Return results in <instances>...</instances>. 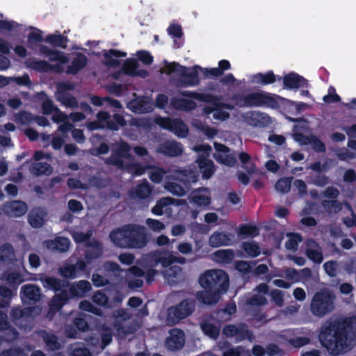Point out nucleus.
Segmentation results:
<instances>
[{"mask_svg":"<svg viewBox=\"0 0 356 356\" xmlns=\"http://www.w3.org/2000/svg\"><path fill=\"white\" fill-rule=\"evenodd\" d=\"M138 60L142 62L144 65H149L154 61V58L151 54L145 50H140L136 54Z\"/></svg>","mask_w":356,"mask_h":356,"instance_id":"69168bd1","label":"nucleus"},{"mask_svg":"<svg viewBox=\"0 0 356 356\" xmlns=\"http://www.w3.org/2000/svg\"><path fill=\"white\" fill-rule=\"evenodd\" d=\"M97 119L105 127L112 131H118V126L111 119V115L106 111H99L97 114Z\"/></svg>","mask_w":356,"mask_h":356,"instance_id":"79ce46f5","label":"nucleus"},{"mask_svg":"<svg viewBox=\"0 0 356 356\" xmlns=\"http://www.w3.org/2000/svg\"><path fill=\"white\" fill-rule=\"evenodd\" d=\"M200 327L204 334L211 339H216L220 334V326H217L207 320H204L200 323Z\"/></svg>","mask_w":356,"mask_h":356,"instance_id":"f704fd0d","label":"nucleus"},{"mask_svg":"<svg viewBox=\"0 0 356 356\" xmlns=\"http://www.w3.org/2000/svg\"><path fill=\"white\" fill-rule=\"evenodd\" d=\"M170 106L176 110L190 111L196 108L197 104L192 99L174 97L170 99Z\"/></svg>","mask_w":356,"mask_h":356,"instance_id":"2f4dec72","label":"nucleus"},{"mask_svg":"<svg viewBox=\"0 0 356 356\" xmlns=\"http://www.w3.org/2000/svg\"><path fill=\"white\" fill-rule=\"evenodd\" d=\"M355 327V316L330 318L321 325L318 341L330 355H341L350 350Z\"/></svg>","mask_w":356,"mask_h":356,"instance_id":"f257e3e1","label":"nucleus"},{"mask_svg":"<svg viewBox=\"0 0 356 356\" xmlns=\"http://www.w3.org/2000/svg\"><path fill=\"white\" fill-rule=\"evenodd\" d=\"M70 298L67 293V289H63L60 293H56L49 302L47 317L52 318L62 307L68 302Z\"/></svg>","mask_w":356,"mask_h":356,"instance_id":"4468645a","label":"nucleus"},{"mask_svg":"<svg viewBox=\"0 0 356 356\" xmlns=\"http://www.w3.org/2000/svg\"><path fill=\"white\" fill-rule=\"evenodd\" d=\"M238 234L244 237H255L259 234V231L257 227L254 225L242 224L239 226Z\"/></svg>","mask_w":356,"mask_h":356,"instance_id":"de8ad7c7","label":"nucleus"},{"mask_svg":"<svg viewBox=\"0 0 356 356\" xmlns=\"http://www.w3.org/2000/svg\"><path fill=\"white\" fill-rule=\"evenodd\" d=\"M213 118L216 120L225 121L229 118V113L223 110L218 104H215L213 108Z\"/></svg>","mask_w":356,"mask_h":356,"instance_id":"338daca9","label":"nucleus"},{"mask_svg":"<svg viewBox=\"0 0 356 356\" xmlns=\"http://www.w3.org/2000/svg\"><path fill=\"white\" fill-rule=\"evenodd\" d=\"M127 55V54L126 52L118 49H111L109 50H104L103 56L105 59L104 65L108 67H117L120 65V61L113 57L124 58L126 57Z\"/></svg>","mask_w":356,"mask_h":356,"instance_id":"7c9ffc66","label":"nucleus"},{"mask_svg":"<svg viewBox=\"0 0 356 356\" xmlns=\"http://www.w3.org/2000/svg\"><path fill=\"white\" fill-rule=\"evenodd\" d=\"M92 282L96 287H102L109 284V280L104 276L98 273H93L92 275Z\"/></svg>","mask_w":356,"mask_h":356,"instance_id":"0e129e2a","label":"nucleus"},{"mask_svg":"<svg viewBox=\"0 0 356 356\" xmlns=\"http://www.w3.org/2000/svg\"><path fill=\"white\" fill-rule=\"evenodd\" d=\"M15 119L22 124H28L33 121L34 117L30 112L22 111L15 115Z\"/></svg>","mask_w":356,"mask_h":356,"instance_id":"bf43d9fd","label":"nucleus"},{"mask_svg":"<svg viewBox=\"0 0 356 356\" xmlns=\"http://www.w3.org/2000/svg\"><path fill=\"white\" fill-rule=\"evenodd\" d=\"M292 177H282L279 179L275 185L277 191L283 194L289 192L291 186Z\"/></svg>","mask_w":356,"mask_h":356,"instance_id":"8fccbe9b","label":"nucleus"},{"mask_svg":"<svg viewBox=\"0 0 356 356\" xmlns=\"http://www.w3.org/2000/svg\"><path fill=\"white\" fill-rule=\"evenodd\" d=\"M195 300L186 298L179 304L170 307L167 310V322L170 325L179 323L191 316L195 309Z\"/></svg>","mask_w":356,"mask_h":356,"instance_id":"6e6552de","label":"nucleus"},{"mask_svg":"<svg viewBox=\"0 0 356 356\" xmlns=\"http://www.w3.org/2000/svg\"><path fill=\"white\" fill-rule=\"evenodd\" d=\"M0 339L7 342H13L19 337V332L11 325L6 312L0 310Z\"/></svg>","mask_w":356,"mask_h":356,"instance_id":"9b49d317","label":"nucleus"},{"mask_svg":"<svg viewBox=\"0 0 356 356\" xmlns=\"http://www.w3.org/2000/svg\"><path fill=\"white\" fill-rule=\"evenodd\" d=\"M138 68L139 63L138 60L135 58H129L125 60L122 66V71L127 75L136 76V72Z\"/></svg>","mask_w":356,"mask_h":356,"instance_id":"a18cd8bd","label":"nucleus"},{"mask_svg":"<svg viewBox=\"0 0 356 356\" xmlns=\"http://www.w3.org/2000/svg\"><path fill=\"white\" fill-rule=\"evenodd\" d=\"M92 235L90 232L86 233L82 232H75L73 234V239L76 243H86V246H92V242L90 241V238Z\"/></svg>","mask_w":356,"mask_h":356,"instance_id":"4d7b16f0","label":"nucleus"},{"mask_svg":"<svg viewBox=\"0 0 356 356\" xmlns=\"http://www.w3.org/2000/svg\"><path fill=\"white\" fill-rule=\"evenodd\" d=\"M199 70H200V72L202 74V79H216L221 76L219 70L217 69V67L210 68L200 66Z\"/></svg>","mask_w":356,"mask_h":356,"instance_id":"5fc2aeb1","label":"nucleus"},{"mask_svg":"<svg viewBox=\"0 0 356 356\" xmlns=\"http://www.w3.org/2000/svg\"><path fill=\"white\" fill-rule=\"evenodd\" d=\"M152 192V187L147 180L138 184L134 190L129 191V195L133 199L145 200L149 197Z\"/></svg>","mask_w":356,"mask_h":356,"instance_id":"393cba45","label":"nucleus"},{"mask_svg":"<svg viewBox=\"0 0 356 356\" xmlns=\"http://www.w3.org/2000/svg\"><path fill=\"white\" fill-rule=\"evenodd\" d=\"M56 98L58 101L67 107L73 108L77 106V101L76 98L67 92H57Z\"/></svg>","mask_w":356,"mask_h":356,"instance_id":"37998d69","label":"nucleus"},{"mask_svg":"<svg viewBox=\"0 0 356 356\" xmlns=\"http://www.w3.org/2000/svg\"><path fill=\"white\" fill-rule=\"evenodd\" d=\"M109 238L116 247L127 249H143L149 241L145 227L134 223L113 229Z\"/></svg>","mask_w":356,"mask_h":356,"instance_id":"f03ea898","label":"nucleus"},{"mask_svg":"<svg viewBox=\"0 0 356 356\" xmlns=\"http://www.w3.org/2000/svg\"><path fill=\"white\" fill-rule=\"evenodd\" d=\"M338 264L336 261H328L324 263L323 268L325 273L330 277H334L337 275Z\"/></svg>","mask_w":356,"mask_h":356,"instance_id":"052dcab7","label":"nucleus"},{"mask_svg":"<svg viewBox=\"0 0 356 356\" xmlns=\"http://www.w3.org/2000/svg\"><path fill=\"white\" fill-rule=\"evenodd\" d=\"M146 225L154 232H161L165 228L164 224L159 220L147 218Z\"/></svg>","mask_w":356,"mask_h":356,"instance_id":"774afa93","label":"nucleus"},{"mask_svg":"<svg viewBox=\"0 0 356 356\" xmlns=\"http://www.w3.org/2000/svg\"><path fill=\"white\" fill-rule=\"evenodd\" d=\"M13 296V291L6 286H0V308L8 307Z\"/></svg>","mask_w":356,"mask_h":356,"instance_id":"49530a36","label":"nucleus"},{"mask_svg":"<svg viewBox=\"0 0 356 356\" xmlns=\"http://www.w3.org/2000/svg\"><path fill=\"white\" fill-rule=\"evenodd\" d=\"M321 205L330 213H337L341 211L343 208L342 203L337 200H323L321 201Z\"/></svg>","mask_w":356,"mask_h":356,"instance_id":"c03bdc74","label":"nucleus"},{"mask_svg":"<svg viewBox=\"0 0 356 356\" xmlns=\"http://www.w3.org/2000/svg\"><path fill=\"white\" fill-rule=\"evenodd\" d=\"M44 288L51 290L56 293L60 292L63 289H67L70 286V282L60 280L55 277L43 276L40 278Z\"/></svg>","mask_w":356,"mask_h":356,"instance_id":"f3484780","label":"nucleus"},{"mask_svg":"<svg viewBox=\"0 0 356 356\" xmlns=\"http://www.w3.org/2000/svg\"><path fill=\"white\" fill-rule=\"evenodd\" d=\"M177 201L170 197L160 198L156 201L155 206L152 208V213L155 216H162L165 213L168 216H170L172 213L171 206L175 204Z\"/></svg>","mask_w":356,"mask_h":356,"instance_id":"6ab92c4d","label":"nucleus"},{"mask_svg":"<svg viewBox=\"0 0 356 356\" xmlns=\"http://www.w3.org/2000/svg\"><path fill=\"white\" fill-rule=\"evenodd\" d=\"M31 310L29 308L22 309L20 307H13L10 312V316L13 321H17L25 316H29Z\"/></svg>","mask_w":356,"mask_h":356,"instance_id":"864d4df0","label":"nucleus"},{"mask_svg":"<svg viewBox=\"0 0 356 356\" xmlns=\"http://www.w3.org/2000/svg\"><path fill=\"white\" fill-rule=\"evenodd\" d=\"M88 63V58L85 54L81 52L74 54L71 64L67 66L65 72L67 74L76 75L82 69H83Z\"/></svg>","mask_w":356,"mask_h":356,"instance_id":"b1692460","label":"nucleus"},{"mask_svg":"<svg viewBox=\"0 0 356 356\" xmlns=\"http://www.w3.org/2000/svg\"><path fill=\"white\" fill-rule=\"evenodd\" d=\"M67 293L70 300L82 298L92 290L90 283L87 280H80L72 284L70 283Z\"/></svg>","mask_w":356,"mask_h":356,"instance_id":"ddd939ff","label":"nucleus"},{"mask_svg":"<svg viewBox=\"0 0 356 356\" xmlns=\"http://www.w3.org/2000/svg\"><path fill=\"white\" fill-rule=\"evenodd\" d=\"M309 144L316 152L323 153L326 151L324 143L315 136H312Z\"/></svg>","mask_w":356,"mask_h":356,"instance_id":"e2e57ef3","label":"nucleus"},{"mask_svg":"<svg viewBox=\"0 0 356 356\" xmlns=\"http://www.w3.org/2000/svg\"><path fill=\"white\" fill-rule=\"evenodd\" d=\"M180 94L186 97L192 98L200 102L205 103H211L215 106L218 99L217 97L212 94L209 93H200L195 91L182 90Z\"/></svg>","mask_w":356,"mask_h":356,"instance_id":"473e14b6","label":"nucleus"},{"mask_svg":"<svg viewBox=\"0 0 356 356\" xmlns=\"http://www.w3.org/2000/svg\"><path fill=\"white\" fill-rule=\"evenodd\" d=\"M89 247L91 248L85 252V260L88 263H90L93 259L100 257L102 254L101 244L99 242L94 241L92 243V246Z\"/></svg>","mask_w":356,"mask_h":356,"instance_id":"58836bf2","label":"nucleus"},{"mask_svg":"<svg viewBox=\"0 0 356 356\" xmlns=\"http://www.w3.org/2000/svg\"><path fill=\"white\" fill-rule=\"evenodd\" d=\"M241 248L243 251L252 258L257 257L261 254L260 247L255 241L243 242Z\"/></svg>","mask_w":356,"mask_h":356,"instance_id":"a19ab883","label":"nucleus"},{"mask_svg":"<svg viewBox=\"0 0 356 356\" xmlns=\"http://www.w3.org/2000/svg\"><path fill=\"white\" fill-rule=\"evenodd\" d=\"M223 291L213 290L212 289H204V291H198L196 294V298L198 301L206 305H211L217 302L220 293Z\"/></svg>","mask_w":356,"mask_h":356,"instance_id":"cd10ccee","label":"nucleus"},{"mask_svg":"<svg viewBox=\"0 0 356 356\" xmlns=\"http://www.w3.org/2000/svg\"><path fill=\"white\" fill-rule=\"evenodd\" d=\"M185 344L184 332L181 329L171 330L170 336L165 341V346L168 350L177 351L182 349Z\"/></svg>","mask_w":356,"mask_h":356,"instance_id":"2eb2a0df","label":"nucleus"},{"mask_svg":"<svg viewBox=\"0 0 356 356\" xmlns=\"http://www.w3.org/2000/svg\"><path fill=\"white\" fill-rule=\"evenodd\" d=\"M39 51L41 55L48 57L50 62H58L60 64H66L69 62V58L64 52L51 49L46 45L40 44Z\"/></svg>","mask_w":356,"mask_h":356,"instance_id":"aec40b11","label":"nucleus"},{"mask_svg":"<svg viewBox=\"0 0 356 356\" xmlns=\"http://www.w3.org/2000/svg\"><path fill=\"white\" fill-rule=\"evenodd\" d=\"M200 65H194L193 67H187L181 65L176 62L169 63L166 65L168 73H176L179 74L180 82L184 86H197L200 83L199 77Z\"/></svg>","mask_w":356,"mask_h":356,"instance_id":"0eeeda50","label":"nucleus"},{"mask_svg":"<svg viewBox=\"0 0 356 356\" xmlns=\"http://www.w3.org/2000/svg\"><path fill=\"white\" fill-rule=\"evenodd\" d=\"M281 80H282L283 88L286 90L307 88L309 85L306 79L295 72H290L283 77L278 76V81Z\"/></svg>","mask_w":356,"mask_h":356,"instance_id":"f8f14e48","label":"nucleus"},{"mask_svg":"<svg viewBox=\"0 0 356 356\" xmlns=\"http://www.w3.org/2000/svg\"><path fill=\"white\" fill-rule=\"evenodd\" d=\"M157 151L165 156L176 157L182 154L183 147L180 143L166 140L158 146Z\"/></svg>","mask_w":356,"mask_h":356,"instance_id":"a211bd4d","label":"nucleus"},{"mask_svg":"<svg viewBox=\"0 0 356 356\" xmlns=\"http://www.w3.org/2000/svg\"><path fill=\"white\" fill-rule=\"evenodd\" d=\"M47 213L43 208L38 207L32 209L28 215V221L33 228H40L44 223Z\"/></svg>","mask_w":356,"mask_h":356,"instance_id":"c756f323","label":"nucleus"},{"mask_svg":"<svg viewBox=\"0 0 356 356\" xmlns=\"http://www.w3.org/2000/svg\"><path fill=\"white\" fill-rule=\"evenodd\" d=\"M222 333L228 338L234 339L235 341L239 342L245 339L252 340V333L248 329L246 324L241 323L238 325L229 324L223 327Z\"/></svg>","mask_w":356,"mask_h":356,"instance_id":"1a4fd4ad","label":"nucleus"},{"mask_svg":"<svg viewBox=\"0 0 356 356\" xmlns=\"http://www.w3.org/2000/svg\"><path fill=\"white\" fill-rule=\"evenodd\" d=\"M170 177L165 188L174 195L183 197L191 191L192 185L198 181L199 172L195 168H179L174 170Z\"/></svg>","mask_w":356,"mask_h":356,"instance_id":"7ed1b4c3","label":"nucleus"},{"mask_svg":"<svg viewBox=\"0 0 356 356\" xmlns=\"http://www.w3.org/2000/svg\"><path fill=\"white\" fill-rule=\"evenodd\" d=\"M236 104L240 107H266L272 109L280 108V96L264 92H250L245 95H234Z\"/></svg>","mask_w":356,"mask_h":356,"instance_id":"20e7f679","label":"nucleus"},{"mask_svg":"<svg viewBox=\"0 0 356 356\" xmlns=\"http://www.w3.org/2000/svg\"><path fill=\"white\" fill-rule=\"evenodd\" d=\"M335 296L328 290L321 289L316 292L311 301L310 310L316 316L323 317L334 309Z\"/></svg>","mask_w":356,"mask_h":356,"instance_id":"423d86ee","label":"nucleus"},{"mask_svg":"<svg viewBox=\"0 0 356 356\" xmlns=\"http://www.w3.org/2000/svg\"><path fill=\"white\" fill-rule=\"evenodd\" d=\"M170 131L179 138H186L188 134V128L181 119H174Z\"/></svg>","mask_w":356,"mask_h":356,"instance_id":"ea45409f","label":"nucleus"},{"mask_svg":"<svg viewBox=\"0 0 356 356\" xmlns=\"http://www.w3.org/2000/svg\"><path fill=\"white\" fill-rule=\"evenodd\" d=\"M246 302L248 305L258 307L266 305L268 303V300L264 296L257 293L249 298Z\"/></svg>","mask_w":356,"mask_h":356,"instance_id":"6e6d98bb","label":"nucleus"},{"mask_svg":"<svg viewBox=\"0 0 356 356\" xmlns=\"http://www.w3.org/2000/svg\"><path fill=\"white\" fill-rule=\"evenodd\" d=\"M278 76L274 74L273 70L265 73L258 72L251 76L250 82L264 86L274 83L277 80L278 81Z\"/></svg>","mask_w":356,"mask_h":356,"instance_id":"a878e982","label":"nucleus"},{"mask_svg":"<svg viewBox=\"0 0 356 356\" xmlns=\"http://www.w3.org/2000/svg\"><path fill=\"white\" fill-rule=\"evenodd\" d=\"M199 283L204 289L227 291L229 287V276L221 269L208 270L200 276Z\"/></svg>","mask_w":356,"mask_h":356,"instance_id":"39448f33","label":"nucleus"},{"mask_svg":"<svg viewBox=\"0 0 356 356\" xmlns=\"http://www.w3.org/2000/svg\"><path fill=\"white\" fill-rule=\"evenodd\" d=\"M24 65L28 69L33 70L38 72H49L51 64L44 60H37L35 58H29L24 62Z\"/></svg>","mask_w":356,"mask_h":356,"instance_id":"72a5a7b5","label":"nucleus"},{"mask_svg":"<svg viewBox=\"0 0 356 356\" xmlns=\"http://www.w3.org/2000/svg\"><path fill=\"white\" fill-rule=\"evenodd\" d=\"M15 252L13 245L5 243L0 246V263H10L14 260Z\"/></svg>","mask_w":356,"mask_h":356,"instance_id":"c9c22d12","label":"nucleus"},{"mask_svg":"<svg viewBox=\"0 0 356 356\" xmlns=\"http://www.w3.org/2000/svg\"><path fill=\"white\" fill-rule=\"evenodd\" d=\"M71 242L66 237H56L54 241L49 242V247L60 252H65L68 250Z\"/></svg>","mask_w":356,"mask_h":356,"instance_id":"e433bc0d","label":"nucleus"},{"mask_svg":"<svg viewBox=\"0 0 356 356\" xmlns=\"http://www.w3.org/2000/svg\"><path fill=\"white\" fill-rule=\"evenodd\" d=\"M233 235L225 232H214L209 237V244L212 248L229 245Z\"/></svg>","mask_w":356,"mask_h":356,"instance_id":"bb28decb","label":"nucleus"},{"mask_svg":"<svg viewBox=\"0 0 356 356\" xmlns=\"http://www.w3.org/2000/svg\"><path fill=\"white\" fill-rule=\"evenodd\" d=\"M38 335L43 340L48 351L55 352L62 349V345L55 334L45 330H40Z\"/></svg>","mask_w":356,"mask_h":356,"instance_id":"412c9836","label":"nucleus"},{"mask_svg":"<svg viewBox=\"0 0 356 356\" xmlns=\"http://www.w3.org/2000/svg\"><path fill=\"white\" fill-rule=\"evenodd\" d=\"M189 202L197 207L207 209L211 202L210 191L206 187H200L193 190L188 197Z\"/></svg>","mask_w":356,"mask_h":356,"instance_id":"9d476101","label":"nucleus"},{"mask_svg":"<svg viewBox=\"0 0 356 356\" xmlns=\"http://www.w3.org/2000/svg\"><path fill=\"white\" fill-rule=\"evenodd\" d=\"M196 163L204 179H209L214 173V163L213 161L209 159L207 156L203 155L199 156Z\"/></svg>","mask_w":356,"mask_h":356,"instance_id":"c85d7f7f","label":"nucleus"},{"mask_svg":"<svg viewBox=\"0 0 356 356\" xmlns=\"http://www.w3.org/2000/svg\"><path fill=\"white\" fill-rule=\"evenodd\" d=\"M20 294L23 300H27L33 303H36L40 301L41 297L40 289L31 284L22 286Z\"/></svg>","mask_w":356,"mask_h":356,"instance_id":"5701e85b","label":"nucleus"},{"mask_svg":"<svg viewBox=\"0 0 356 356\" xmlns=\"http://www.w3.org/2000/svg\"><path fill=\"white\" fill-rule=\"evenodd\" d=\"M27 205L20 200L6 202L3 206V211L8 217H21L27 211Z\"/></svg>","mask_w":356,"mask_h":356,"instance_id":"dca6fc26","label":"nucleus"},{"mask_svg":"<svg viewBox=\"0 0 356 356\" xmlns=\"http://www.w3.org/2000/svg\"><path fill=\"white\" fill-rule=\"evenodd\" d=\"M310 339L307 337H297L288 339V343L295 348H300L310 343Z\"/></svg>","mask_w":356,"mask_h":356,"instance_id":"680f3d73","label":"nucleus"},{"mask_svg":"<svg viewBox=\"0 0 356 356\" xmlns=\"http://www.w3.org/2000/svg\"><path fill=\"white\" fill-rule=\"evenodd\" d=\"M59 273L65 279H74L79 276L76 272L75 266H73V264H67L60 267Z\"/></svg>","mask_w":356,"mask_h":356,"instance_id":"603ef678","label":"nucleus"},{"mask_svg":"<svg viewBox=\"0 0 356 356\" xmlns=\"http://www.w3.org/2000/svg\"><path fill=\"white\" fill-rule=\"evenodd\" d=\"M31 171L36 176L42 175H49L51 173V166L46 162L36 163L32 167Z\"/></svg>","mask_w":356,"mask_h":356,"instance_id":"09e8293b","label":"nucleus"},{"mask_svg":"<svg viewBox=\"0 0 356 356\" xmlns=\"http://www.w3.org/2000/svg\"><path fill=\"white\" fill-rule=\"evenodd\" d=\"M306 255L310 260L318 264L323 260L321 248L319 244L314 239L307 241Z\"/></svg>","mask_w":356,"mask_h":356,"instance_id":"4be33fe9","label":"nucleus"},{"mask_svg":"<svg viewBox=\"0 0 356 356\" xmlns=\"http://www.w3.org/2000/svg\"><path fill=\"white\" fill-rule=\"evenodd\" d=\"M215 256L225 264H230L234 257V253L232 250H220L214 253Z\"/></svg>","mask_w":356,"mask_h":356,"instance_id":"3c124183","label":"nucleus"},{"mask_svg":"<svg viewBox=\"0 0 356 356\" xmlns=\"http://www.w3.org/2000/svg\"><path fill=\"white\" fill-rule=\"evenodd\" d=\"M92 301L99 306L107 307L108 305V297L102 291H96L92 296Z\"/></svg>","mask_w":356,"mask_h":356,"instance_id":"13d9d810","label":"nucleus"},{"mask_svg":"<svg viewBox=\"0 0 356 356\" xmlns=\"http://www.w3.org/2000/svg\"><path fill=\"white\" fill-rule=\"evenodd\" d=\"M44 41L55 47L66 48L69 40L67 36L61 34H49L46 36Z\"/></svg>","mask_w":356,"mask_h":356,"instance_id":"4c0bfd02","label":"nucleus"}]
</instances>
